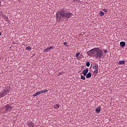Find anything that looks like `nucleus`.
<instances>
[{
  "mask_svg": "<svg viewBox=\"0 0 127 127\" xmlns=\"http://www.w3.org/2000/svg\"><path fill=\"white\" fill-rule=\"evenodd\" d=\"M91 76H92V74L91 72H89L87 73V74H86V78H91Z\"/></svg>",
  "mask_w": 127,
  "mask_h": 127,
  "instance_id": "f8f14e48",
  "label": "nucleus"
},
{
  "mask_svg": "<svg viewBox=\"0 0 127 127\" xmlns=\"http://www.w3.org/2000/svg\"><path fill=\"white\" fill-rule=\"evenodd\" d=\"M64 45L65 46H67V42H65L64 43Z\"/></svg>",
  "mask_w": 127,
  "mask_h": 127,
  "instance_id": "4be33fe9",
  "label": "nucleus"
},
{
  "mask_svg": "<svg viewBox=\"0 0 127 127\" xmlns=\"http://www.w3.org/2000/svg\"><path fill=\"white\" fill-rule=\"evenodd\" d=\"M80 79L85 80L86 79V78L84 75H81V76H80Z\"/></svg>",
  "mask_w": 127,
  "mask_h": 127,
  "instance_id": "dca6fc26",
  "label": "nucleus"
},
{
  "mask_svg": "<svg viewBox=\"0 0 127 127\" xmlns=\"http://www.w3.org/2000/svg\"><path fill=\"white\" fill-rule=\"evenodd\" d=\"M8 92V89L7 88H5L2 91L0 92V97L2 98L4 96L6 95L7 93Z\"/></svg>",
  "mask_w": 127,
  "mask_h": 127,
  "instance_id": "7ed1b4c3",
  "label": "nucleus"
},
{
  "mask_svg": "<svg viewBox=\"0 0 127 127\" xmlns=\"http://www.w3.org/2000/svg\"><path fill=\"white\" fill-rule=\"evenodd\" d=\"M60 104H55V105H54V109H59L60 108Z\"/></svg>",
  "mask_w": 127,
  "mask_h": 127,
  "instance_id": "ddd939ff",
  "label": "nucleus"
},
{
  "mask_svg": "<svg viewBox=\"0 0 127 127\" xmlns=\"http://www.w3.org/2000/svg\"><path fill=\"white\" fill-rule=\"evenodd\" d=\"M88 72V68L85 69V70H83V75L86 76Z\"/></svg>",
  "mask_w": 127,
  "mask_h": 127,
  "instance_id": "9b49d317",
  "label": "nucleus"
},
{
  "mask_svg": "<svg viewBox=\"0 0 127 127\" xmlns=\"http://www.w3.org/2000/svg\"><path fill=\"white\" fill-rule=\"evenodd\" d=\"M48 91V90L47 89H45V90H43V93L47 92Z\"/></svg>",
  "mask_w": 127,
  "mask_h": 127,
  "instance_id": "412c9836",
  "label": "nucleus"
},
{
  "mask_svg": "<svg viewBox=\"0 0 127 127\" xmlns=\"http://www.w3.org/2000/svg\"><path fill=\"white\" fill-rule=\"evenodd\" d=\"M120 45L122 48H124L126 46V42L124 41L121 42Z\"/></svg>",
  "mask_w": 127,
  "mask_h": 127,
  "instance_id": "1a4fd4ad",
  "label": "nucleus"
},
{
  "mask_svg": "<svg viewBox=\"0 0 127 127\" xmlns=\"http://www.w3.org/2000/svg\"><path fill=\"white\" fill-rule=\"evenodd\" d=\"M99 15H100V16H104L105 13L102 11H100V12H99Z\"/></svg>",
  "mask_w": 127,
  "mask_h": 127,
  "instance_id": "4468645a",
  "label": "nucleus"
},
{
  "mask_svg": "<svg viewBox=\"0 0 127 127\" xmlns=\"http://www.w3.org/2000/svg\"><path fill=\"white\" fill-rule=\"evenodd\" d=\"M26 50H28V51H30V50H31V47H27Z\"/></svg>",
  "mask_w": 127,
  "mask_h": 127,
  "instance_id": "aec40b11",
  "label": "nucleus"
},
{
  "mask_svg": "<svg viewBox=\"0 0 127 127\" xmlns=\"http://www.w3.org/2000/svg\"><path fill=\"white\" fill-rule=\"evenodd\" d=\"M108 53V51L107 50H104V53L107 54Z\"/></svg>",
  "mask_w": 127,
  "mask_h": 127,
  "instance_id": "5701e85b",
  "label": "nucleus"
},
{
  "mask_svg": "<svg viewBox=\"0 0 127 127\" xmlns=\"http://www.w3.org/2000/svg\"><path fill=\"white\" fill-rule=\"evenodd\" d=\"M1 32H0V36H1Z\"/></svg>",
  "mask_w": 127,
  "mask_h": 127,
  "instance_id": "b1692460",
  "label": "nucleus"
},
{
  "mask_svg": "<svg viewBox=\"0 0 127 127\" xmlns=\"http://www.w3.org/2000/svg\"><path fill=\"white\" fill-rule=\"evenodd\" d=\"M90 66V62H88L86 63V66L89 67Z\"/></svg>",
  "mask_w": 127,
  "mask_h": 127,
  "instance_id": "a211bd4d",
  "label": "nucleus"
},
{
  "mask_svg": "<svg viewBox=\"0 0 127 127\" xmlns=\"http://www.w3.org/2000/svg\"><path fill=\"white\" fill-rule=\"evenodd\" d=\"M118 64L119 65H124L125 64V62L124 60L122 61H120L118 63Z\"/></svg>",
  "mask_w": 127,
  "mask_h": 127,
  "instance_id": "9d476101",
  "label": "nucleus"
},
{
  "mask_svg": "<svg viewBox=\"0 0 127 127\" xmlns=\"http://www.w3.org/2000/svg\"><path fill=\"white\" fill-rule=\"evenodd\" d=\"M93 69H94V73L97 74L98 71V68L97 65L93 66Z\"/></svg>",
  "mask_w": 127,
  "mask_h": 127,
  "instance_id": "0eeeda50",
  "label": "nucleus"
},
{
  "mask_svg": "<svg viewBox=\"0 0 127 127\" xmlns=\"http://www.w3.org/2000/svg\"><path fill=\"white\" fill-rule=\"evenodd\" d=\"M12 109V107H10V106H9V104H7L6 105H5V110L6 112H10L11 110Z\"/></svg>",
  "mask_w": 127,
  "mask_h": 127,
  "instance_id": "20e7f679",
  "label": "nucleus"
},
{
  "mask_svg": "<svg viewBox=\"0 0 127 127\" xmlns=\"http://www.w3.org/2000/svg\"><path fill=\"white\" fill-rule=\"evenodd\" d=\"M72 16V13L69 12H65L64 9H62L58 11L56 14L57 19L60 21L63 19H67Z\"/></svg>",
  "mask_w": 127,
  "mask_h": 127,
  "instance_id": "f257e3e1",
  "label": "nucleus"
},
{
  "mask_svg": "<svg viewBox=\"0 0 127 127\" xmlns=\"http://www.w3.org/2000/svg\"><path fill=\"white\" fill-rule=\"evenodd\" d=\"M42 93H43V90H42L39 92H36L35 94H33V97L37 96L38 95H39Z\"/></svg>",
  "mask_w": 127,
  "mask_h": 127,
  "instance_id": "39448f33",
  "label": "nucleus"
},
{
  "mask_svg": "<svg viewBox=\"0 0 127 127\" xmlns=\"http://www.w3.org/2000/svg\"><path fill=\"white\" fill-rule=\"evenodd\" d=\"M95 111L96 112H97V113H99L101 111V108L100 107H97V108H96V110H95Z\"/></svg>",
  "mask_w": 127,
  "mask_h": 127,
  "instance_id": "2eb2a0df",
  "label": "nucleus"
},
{
  "mask_svg": "<svg viewBox=\"0 0 127 127\" xmlns=\"http://www.w3.org/2000/svg\"><path fill=\"white\" fill-rule=\"evenodd\" d=\"M53 49V47L52 46L49 47L45 49L44 52L47 53L49 51L51 50V49Z\"/></svg>",
  "mask_w": 127,
  "mask_h": 127,
  "instance_id": "6e6552de",
  "label": "nucleus"
},
{
  "mask_svg": "<svg viewBox=\"0 0 127 127\" xmlns=\"http://www.w3.org/2000/svg\"><path fill=\"white\" fill-rule=\"evenodd\" d=\"M79 55H80V53H79V52L76 53V58L79 57Z\"/></svg>",
  "mask_w": 127,
  "mask_h": 127,
  "instance_id": "6ab92c4d",
  "label": "nucleus"
},
{
  "mask_svg": "<svg viewBox=\"0 0 127 127\" xmlns=\"http://www.w3.org/2000/svg\"><path fill=\"white\" fill-rule=\"evenodd\" d=\"M0 3H1V2H0Z\"/></svg>",
  "mask_w": 127,
  "mask_h": 127,
  "instance_id": "393cba45",
  "label": "nucleus"
},
{
  "mask_svg": "<svg viewBox=\"0 0 127 127\" xmlns=\"http://www.w3.org/2000/svg\"><path fill=\"white\" fill-rule=\"evenodd\" d=\"M27 125L29 127H35V124L33 123V122H31V121H29Z\"/></svg>",
  "mask_w": 127,
  "mask_h": 127,
  "instance_id": "423d86ee",
  "label": "nucleus"
},
{
  "mask_svg": "<svg viewBox=\"0 0 127 127\" xmlns=\"http://www.w3.org/2000/svg\"><path fill=\"white\" fill-rule=\"evenodd\" d=\"M87 55L99 59L104 56V52L99 48H95L87 51Z\"/></svg>",
  "mask_w": 127,
  "mask_h": 127,
  "instance_id": "f03ea898",
  "label": "nucleus"
},
{
  "mask_svg": "<svg viewBox=\"0 0 127 127\" xmlns=\"http://www.w3.org/2000/svg\"><path fill=\"white\" fill-rule=\"evenodd\" d=\"M102 11H103V12H104L105 13H107L108 12V9L104 8V9H102Z\"/></svg>",
  "mask_w": 127,
  "mask_h": 127,
  "instance_id": "f3484780",
  "label": "nucleus"
}]
</instances>
